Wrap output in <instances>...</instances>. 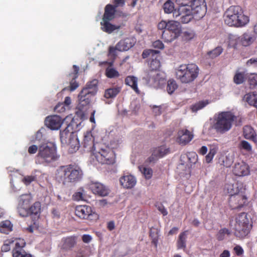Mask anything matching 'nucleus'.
Wrapping results in <instances>:
<instances>
[{"mask_svg": "<svg viewBox=\"0 0 257 257\" xmlns=\"http://www.w3.org/2000/svg\"><path fill=\"white\" fill-rule=\"evenodd\" d=\"M83 176L81 168L76 164H69L60 166L56 170V180L64 185L79 181Z\"/></svg>", "mask_w": 257, "mask_h": 257, "instance_id": "nucleus-1", "label": "nucleus"}, {"mask_svg": "<svg viewBox=\"0 0 257 257\" xmlns=\"http://www.w3.org/2000/svg\"><path fill=\"white\" fill-rule=\"evenodd\" d=\"M233 122L235 125H240L242 123L241 118L234 115L230 111H222L215 118L213 128L217 133L223 134L231 128Z\"/></svg>", "mask_w": 257, "mask_h": 257, "instance_id": "nucleus-2", "label": "nucleus"}, {"mask_svg": "<svg viewBox=\"0 0 257 257\" xmlns=\"http://www.w3.org/2000/svg\"><path fill=\"white\" fill-rule=\"evenodd\" d=\"M59 158L56 145L48 142L39 146V152L36 155L35 161L37 164L46 166L57 161Z\"/></svg>", "mask_w": 257, "mask_h": 257, "instance_id": "nucleus-3", "label": "nucleus"}, {"mask_svg": "<svg viewBox=\"0 0 257 257\" xmlns=\"http://www.w3.org/2000/svg\"><path fill=\"white\" fill-rule=\"evenodd\" d=\"M224 20L225 23L229 26L242 27L249 22V19L243 14L240 6H232L225 12Z\"/></svg>", "mask_w": 257, "mask_h": 257, "instance_id": "nucleus-4", "label": "nucleus"}, {"mask_svg": "<svg viewBox=\"0 0 257 257\" xmlns=\"http://www.w3.org/2000/svg\"><path fill=\"white\" fill-rule=\"evenodd\" d=\"M199 69L194 63L181 65L176 70V78L183 83H189L198 77Z\"/></svg>", "mask_w": 257, "mask_h": 257, "instance_id": "nucleus-5", "label": "nucleus"}, {"mask_svg": "<svg viewBox=\"0 0 257 257\" xmlns=\"http://www.w3.org/2000/svg\"><path fill=\"white\" fill-rule=\"evenodd\" d=\"M251 228L250 218L246 213L242 212L236 217L233 229L236 237L244 238L248 235Z\"/></svg>", "mask_w": 257, "mask_h": 257, "instance_id": "nucleus-6", "label": "nucleus"}, {"mask_svg": "<svg viewBox=\"0 0 257 257\" xmlns=\"http://www.w3.org/2000/svg\"><path fill=\"white\" fill-rule=\"evenodd\" d=\"M73 122L71 121L67 126L60 133V141L64 146H69V151L73 153L75 152L79 148V143L73 132Z\"/></svg>", "mask_w": 257, "mask_h": 257, "instance_id": "nucleus-7", "label": "nucleus"}, {"mask_svg": "<svg viewBox=\"0 0 257 257\" xmlns=\"http://www.w3.org/2000/svg\"><path fill=\"white\" fill-rule=\"evenodd\" d=\"M93 159L101 164H112L115 162V154L109 148L98 147L97 150L92 154Z\"/></svg>", "mask_w": 257, "mask_h": 257, "instance_id": "nucleus-8", "label": "nucleus"}, {"mask_svg": "<svg viewBox=\"0 0 257 257\" xmlns=\"http://www.w3.org/2000/svg\"><path fill=\"white\" fill-rule=\"evenodd\" d=\"M75 214L81 219L96 220L98 219V214L92 210L90 206L86 205L76 206Z\"/></svg>", "mask_w": 257, "mask_h": 257, "instance_id": "nucleus-9", "label": "nucleus"}, {"mask_svg": "<svg viewBox=\"0 0 257 257\" xmlns=\"http://www.w3.org/2000/svg\"><path fill=\"white\" fill-rule=\"evenodd\" d=\"M194 19L199 20L202 18L207 12V7L205 0H193L190 6Z\"/></svg>", "mask_w": 257, "mask_h": 257, "instance_id": "nucleus-10", "label": "nucleus"}, {"mask_svg": "<svg viewBox=\"0 0 257 257\" xmlns=\"http://www.w3.org/2000/svg\"><path fill=\"white\" fill-rule=\"evenodd\" d=\"M145 79L148 83L156 88L162 87L166 81L159 71H148Z\"/></svg>", "mask_w": 257, "mask_h": 257, "instance_id": "nucleus-11", "label": "nucleus"}, {"mask_svg": "<svg viewBox=\"0 0 257 257\" xmlns=\"http://www.w3.org/2000/svg\"><path fill=\"white\" fill-rule=\"evenodd\" d=\"M247 200V198L243 192L230 195L228 204L231 209H236L242 207L246 204Z\"/></svg>", "mask_w": 257, "mask_h": 257, "instance_id": "nucleus-12", "label": "nucleus"}, {"mask_svg": "<svg viewBox=\"0 0 257 257\" xmlns=\"http://www.w3.org/2000/svg\"><path fill=\"white\" fill-rule=\"evenodd\" d=\"M159 51L158 50H154L151 49L145 50L142 53V57L145 59L149 56L155 57L153 58L151 61L149 62L150 70L149 71H158L161 66L160 60L157 59L156 55H157L159 53Z\"/></svg>", "mask_w": 257, "mask_h": 257, "instance_id": "nucleus-13", "label": "nucleus"}, {"mask_svg": "<svg viewBox=\"0 0 257 257\" xmlns=\"http://www.w3.org/2000/svg\"><path fill=\"white\" fill-rule=\"evenodd\" d=\"M93 93V92H90L86 89L81 90L78 96L79 103L77 105L80 110H83L84 107L90 103L92 97L95 95Z\"/></svg>", "mask_w": 257, "mask_h": 257, "instance_id": "nucleus-14", "label": "nucleus"}, {"mask_svg": "<svg viewBox=\"0 0 257 257\" xmlns=\"http://www.w3.org/2000/svg\"><path fill=\"white\" fill-rule=\"evenodd\" d=\"M26 242L24 239H15V246L13 249V257H32V255L27 253L24 249Z\"/></svg>", "mask_w": 257, "mask_h": 257, "instance_id": "nucleus-15", "label": "nucleus"}, {"mask_svg": "<svg viewBox=\"0 0 257 257\" xmlns=\"http://www.w3.org/2000/svg\"><path fill=\"white\" fill-rule=\"evenodd\" d=\"M82 145L86 151L91 152L92 154L96 150V147L98 148L99 147L98 145L94 144V137L90 132H87L85 134Z\"/></svg>", "mask_w": 257, "mask_h": 257, "instance_id": "nucleus-16", "label": "nucleus"}, {"mask_svg": "<svg viewBox=\"0 0 257 257\" xmlns=\"http://www.w3.org/2000/svg\"><path fill=\"white\" fill-rule=\"evenodd\" d=\"M62 123V118L57 115L47 116L45 120V125L52 130L59 129Z\"/></svg>", "mask_w": 257, "mask_h": 257, "instance_id": "nucleus-17", "label": "nucleus"}, {"mask_svg": "<svg viewBox=\"0 0 257 257\" xmlns=\"http://www.w3.org/2000/svg\"><path fill=\"white\" fill-rule=\"evenodd\" d=\"M115 15L120 17L123 16L122 12H118L117 9L114 7L111 4H107L104 8V13L102 19L104 20H112L114 19Z\"/></svg>", "mask_w": 257, "mask_h": 257, "instance_id": "nucleus-18", "label": "nucleus"}, {"mask_svg": "<svg viewBox=\"0 0 257 257\" xmlns=\"http://www.w3.org/2000/svg\"><path fill=\"white\" fill-rule=\"evenodd\" d=\"M193 135L189 130L183 128L179 130L177 135V141L179 144L185 145L189 143L193 139Z\"/></svg>", "mask_w": 257, "mask_h": 257, "instance_id": "nucleus-19", "label": "nucleus"}, {"mask_svg": "<svg viewBox=\"0 0 257 257\" xmlns=\"http://www.w3.org/2000/svg\"><path fill=\"white\" fill-rule=\"evenodd\" d=\"M89 188L94 194L100 196H105L109 194V189L99 182H92L89 185Z\"/></svg>", "mask_w": 257, "mask_h": 257, "instance_id": "nucleus-20", "label": "nucleus"}, {"mask_svg": "<svg viewBox=\"0 0 257 257\" xmlns=\"http://www.w3.org/2000/svg\"><path fill=\"white\" fill-rule=\"evenodd\" d=\"M233 172L235 176H246L249 174V168L244 162L236 163L234 166Z\"/></svg>", "mask_w": 257, "mask_h": 257, "instance_id": "nucleus-21", "label": "nucleus"}, {"mask_svg": "<svg viewBox=\"0 0 257 257\" xmlns=\"http://www.w3.org/2000/svg\"><path fill=\"white\" fill-rule=\"evenodd\" d=\"M119 181L121 185L126 189L133 188L136 184V179L135 177L132 175L121 177L119 179Z\"/></svg>", "mask_w": 257, "mask_h": 257, "instance_id": "nucleus-22", "label": "nucleus"}, {"mask_svg": "<svg viewBox=\"0 0 257 257\" xmlns=\"http://www.w3.org/2000/svg\"><path fill=\"white\" fill-rule=\"evenodd\" d=\"M256 40V36L250 33H243L240 36V44L244 46L247 47L251 45Z\"/></svg>", "mask_w": 257, "mask_h": 257, "instance_id": "nucleus-23", "label": "nucleus"}, {"mask_svg": "<svg viewBox=\"0 0 257 257\" xmlns=\"http://www.w3.org/2000/svg\"><path fill=\"white\" fill-rule=\"evenodd\" d=\"M117 51H126L131 48L134 45L133 41L130 38H125L119 41L116 44Z\"/></svg>", "mask_w": 257, "mask_h": 257, "instance_id": "nucleus-24", "label": "nucleus"}, {"mask_svg": "<svg viewBox=\"0 0 257 257\" xmlns=\"http://www.w3.org/2000/svg\"><path fill=\"white\" fill-rule=\"evenodd\" d=\"M167 29L178 37L182 32L180 23L177 21H168Z\"/></svg>", "mask_w": 257, "mask_h": 257, "instance_id": "nucleus-25", "label": "nucleus"}, {"mask_svg": "<svg viewBox=\"0 0 257 257\" xmlns=\"http://www.w3.org/2000/svg\"><path fill=\"white\" fill-rule=\"evenodd\" d=\"M191 13L190 6H179L178 9L174 12L173 17L176 19Z\"/></svg>", "mask_w": 257, "mask_h": 257, "instance_id": "nucleus-26", "label": "nucleus"}, {"mask_svg": "<svg viewBox=\"0 0 257 257\" xmlns=\"http://www.w3.org/2000/svg\"><path fill=\"white\" fill-rule=\"evenodd\" d=\"M243 137L246 139L251 140L255 143L257 142L255 132L250 126H244L243 128Z\"/></svg>", "mask_w": 257, "mask_h": 257, "instance_id": "nucleus-27", "label": "nucleus"}, {"mask_svg": "<svg viewBox=\"0 0 257 257\" xmlns=\"http://www.w3.org/2000/svg\"><path fill=\"white\" fill-rule=\"evenodd\" d=\"M111 20H104L102 19V22H100L101 26V30L106 33L110 34L116 29L119 28V27H116V26L112 25L109 22Z\"/></svg>", "mask_w": 257, "mask_h": 257, "instance_id": "nucleus-28", "label": "nucleus"}, {"mask_svg": "<svg viewBox=\"0 0 257 257\" xmlns=\"http://www.w3.org/2000/svg\"><path fill=\"white\" fill-rule=\"evenodd\" d=\"M77 237L69 236L63 239V247L66 250H70L76 244Z\"/></svg>", "mask_w": 257, "mask_h": 257, "instance_id": "nucleus-29", "label": "nucleus"}, {"mask_svg": "<svg viewBox=\"0 0 257 257\" xmlns=\"http://www.w3.org/2000/svg\"><path fill=\"white\" fill-rule=\"evenodd\" d=\"M138 79L133 76H128L125 79V83L131 86L132 89L137 93H140V91L138 87Z\"/></svg>", "mask_w": 257, "mask_h": 257, "instance_id": "nucleus-30", "label": "nucleus"}, {"mask_svg": "<svg viewBox=\"0 0 257 257\" xmlns=\"http://www.w3.org/2000/svg\"><path fill=\"white\" fill-rule=\"evenodd\" d=\"M187 230L181 232L178 237L177 241V247L178 249H184L186 247V238L187 236Z\"/></svg>", "mask_w": 257, "mask_h": 257, "instance_id": "nucleus-31", "label": "nucleus"}, {"mask_svg": "<svg viewBox=\"0 0 257 257\" xmlns=\"http://www.w3.org/2000/svg\"><path fill=\"white\" fill-rule=\"evenodd\" d=\"M228 45L230 48L237 49V45L240 44V37L233 34H229L228 36Z\"/></svg>", "mask_w": 257, "mask_h": 257, "instance_id": "nucleus-32", "label": "nucleus"}, {"mask_svg": "<svg viewBox=\"0 0 257 257\" xmlns=\"http://www.w3.org/2000/svg\"><path fill=\"white\" fill-rule=\"evenodd\" d=\"M120 87H114L107 89L105 90L104 96L106 98H113L120 92Z\"/></svg>", "mask_w": 257, "mask_h": 257, "instance_id": "nucleus-33", "label": "nucleus"}, {"mask_svg": "<svg viewBox=\"0 0 257 257\" xmlns=\"http://www.w3.org/2000/svg\"><path fill=\"white\" fill-rule=\"evenodd\" d=\"M13 225L10 221L6 220L0 223V232L5 234H8L12 231Z\"/></svg>", "mask_w": 257, "mask_h": 257, "instance_id": "nucleus-34", "label": "nucleus"}, {"mask_svg": "<svg viewBox=\"0 0 257 257\" xmlns=\"http://www.w3.org/2000/svg\"><path fill=\"white\" fill-rule=\"evenodd\" d=\"M178 37V36L168 29L164 30L162 34V39L167 43L171 42Z\"/></svg>", "mask_w": 257, "mask_h": 257, "instance_id": "nucleus-35", "label": "nucleus"}, {"mask_svg": "<svg viewBox=\"0 0 257 257\" xmlns=\"http://www.w3.org/2000/svg\"><path fill=\"white\" fill-rule=\"evenodd\" d=\"M244 98L250 105H252L257 108V93H249L246 94Z\"/></svg>", "mask_w": 257, "mask_h": 257, "instance_id": "nucleus-36", "label": "nucleus"}, {"mask_svg": "<svg viewBox=\"0 0 257 257\" xmlns=\"http://www.w3.org/2000/svg\"><path fill=\"white\" fill-rule=\"evenodd\" d=\"M98 80L93 79L92 81L88 82L85 87L83 89H86L90 92H93V94L95 95L97 91Z\"/></svg>", "mask_w": 257, "mask_h": 257, "instance_id": "nucleus-37", "label": "nucleus"}, {"mask_svg": "<svg viewBox=\"0 0 257 257\" xmlns=\"http://www.w3.org/2000/svg\"><path fill=\"white\" fill-rule=\"evenodd\" d=\"M32 200L31 196L29 194H24L21 196L18 205L24 207L29 208Z\"/></svg>", "mask_w": 257, "mask_h": 257, "instance_id": "nucleus-38", "label": "nucleus"}, {"mask_svg": "<svg viewBox=\"0 0 257 257\" xmlns=\"http://www.w3.org/2000/svg\"><path fill=\"white\" fill-rule=\"evenodd\" d=\"M105 76L108 78H116L119 76V73L117 70L112 67H108L105 69Z\"/></svg>", "mask_w": 257, "mask_h": 257, "instance_id": "nucleus-39", "label": "nucleus"}, {"mask_svg": "<svg viewBox=\"0 0 257 257\" xmlns=\"http://www.w3.org/2000/svg\"><path fill=\"white\" fill-rule=\"evenodd\" d=\"M71 102V100L70 97L67 96L65 98L63 103L58 104L55 107V110L58 112H63L65 111V108L64 105L69 106Z\"/></svg>", "mask_w": 257, "mask_h": 257, "instance_id": "nucleus-40", "label": "nucleus"}, {"mask_svg": "<svg viewBox=\"0 0 257 257\" xmlns=\"http://www.w3.org/2000/svg\"><path fill=\"white\" fill-rule=\"evenodd\" d=\"M154 151L156 154L157 156L160 158L164 157L169 153V150L168 148L164 146H162L156 148L154 150Z\"/></svg>", "mask_w": 257, "mask_h": 257, "instance_id": "nucleus-41", "label": "nucleus"}, {"mask_svg": "<svg viewBox=\"0 0 257 257\" xmlns=\"http://www.w3.org/2000/svg\"><path fill=\"white\" fill-rule=\"evenodd\" d=\"M245 74L244 72L237 71L233 77V81L236 84L242 83L245 80Z\"/></svg>", "mask_w": 257, "mask_h": 257, "instance_id": "nucleus-42", "label": "nucleus"}, {"mask_svg": "<svg viewBox=\"0 0 257 257\" xmlns=\"http://www.w3.org/2000/svg\"><path fill=\"white\" fill-rule=\"evenodd\" d=\"M239 186L238 183L228 185L227 187L228 193L230 194V195H232V194H236L243 192L242 191H240V189H239Z\"/></svg>", "mask_w": 257, "mask_h": 257, "instance_id": "nucleus-43", "label": "nucleus"}, {"mask_svg": "<svg viewBox=\"0 0 257 257\" xmlns=\"http://www.w3.org/2000/svg\"><path fill=\"white\" fill-rule=\"evenodd\" d=\"M164 12L167 14L174 13L176 10L174 9V4L171 0H168L163 5Z\"/></svg>", "mask_w": 257, "mask_h": 257, "instance_id": "nucleus-44", "label": "nucleus"}, {"mask_svg": "<svg viewBox=\"0 0 257 257\" xmlns=\"http://www.w3.org/2000/svg\"><path fill=\"white\" fill-rule=\"evenodd\" d=\"M41 210V204L39 202H35L31 207L29 208L30 215H37L40 213Z\"/></svg>", "mask_w": 257, "mask_h": 257, "instance_id": "nucleus-45", "label": "nucleus"}, {"mask_svg": "<svg viewBox=\"0 0 257 257\" xmlns=\"http://www.w3.org/2000/svg\"><path fill=\"white\" fill-rule=\"evenodd\" d=\"M178 85L174 80H169L167 86V91L169 94H172L177 88Z\"/></svg>", "mask_w": 257, "mask_h": 257, "instance_id": "nucleus-46", "label": "nucleus"}, {"mask_svg": "<svg viewBox=\"0 0 257 257\" xmlns=\"http://www.w3.org/2000/svg\"><path fill=\"white\" fill-rule=\"evenodd\" d=\"M223 51V49L221 47H217L212 51H209L207 55L212 59L215 58L220 55Z\"/></svg>", "mask_w": 257, "mask_h": 257, "instance_id": "nucleus-47", "label": "nucleus"}, {"mask_svg": "<svg viewBox=\"0 0 257 257\" xmlns=\"http://www.w3.org/2000/svg\"><path fill=\"white\" fill-rule=\"evenodd\" d=\"M208 101H200L192 105V111L193 112H196L197 111L204 107L207 104H208Z\"/></svg>", "mask_w": 257, "mask_h": 257, "instance_id": "nucleus-48", "label": "nucleus"}, {"mask_svg": "<svg viewBox=\"0 0 257 257\" xmlns=\"http://www.w3.org/2000/svg\"><path fill=\"white\" fill-rule=\"evenodd\" d=\"M139 168L146 179L151 178L153 175V170L151 168L143 166L140 167Z\"/></svg>", "mask_w": 257, "mask_h": 257, "instance_id": "nucleus-49", "label": "nucleus"}, {"mask_svg": "<svg viewBox=\"0 0 257 257\" xmlns=\"http://www.w3.org/2000/svg\"><path fill=\"white\" fill-rule=\"evenodd\" d=\"M15 244V240L7 239L4 241L3 245L1 247V250L3 252H7L11 249L12 244Z\"/></svg>", "mask_w": 257, "mask_h": 257, "instance_id": "nucleus-50", "label": "nucleus"}, {"mask_svg": "<svg viewBox=\"0 0 257 257\" xmlns=\"http://www.w3.org/2000/svg\"><path fill=\"white\" fill-rule=\"evenodd\" d=\"M230 232L229 229L226 228L221 229L217 234V239L218 240H222L224 239L225 235H229Z\"/></svg>", "mask_w": 257, "mask_h": 257, "instance_id": "nucleus-51", "label": "nucleus"}, {"mask_svg": "<svg viewBox=\"0 0 257 257\" xmlns=\"http://www.w3.org/2000/svg\"><path fill=\"white\" fill-rule=\"evenodd\" d=\"M116 51V45L115 47L109 46L108 48L107 56L110 58V59L115 60L117 57Z\"/></svg>", "mask_w": 257, "mask_h": 257, "instance_id": "nucleus-52", "label": "nucleus"}, {"mask_svg": "<svg viewBox=\"0 0 257 257\" xmlns=\"http://www.w3.org/2000/svg\"><path fill=\"white\" fill-rule=\"evenodd\" d=\"M18 212L20 216L27 217L30 215V212H29V208L24 207L18 205L17 207Z\"/></svg>", "mask_w": 257, "mask_h": 257, "instance_id": "nucleus-53", "label": "nucleus"}, {"mask_svg": "<svg viewBox=\"0 0 257 257\" xmlns=\"http://www.w3.org/2000/svg\"><path fill=\"white\" fill-rule=\"evenodd\" d=\"M193 18H194V15L192 13H191L187 15H186L185 16H183V17H181L176 19L177 21L183 24H187L190 22Z\"/></svg>", "mask_w": 257, "mask_h": 257, "instance_id": "nucleus-54", "label": "nucleus"}, {"mask_svg": "<svg viewBox=\"0 0 257 257\" xmlns=\"http://www.w3.org/2000/svg\"><path fill=\"white\" fill-rule=\"evenodd\" d=\"M239 147L240 149L244 150L247 152H250L252 149L250 144L246 141H241Z\"/></svg>", "mask_w": 257, "mask_h": 257, "instance_id": "nucleus-55", "label": "nucleus"}, {"mask_svg": "<svg viewBox=\"0 0 257 257\" xmlns=\"http://www.w3.org/2000/svg\"><path fill=\"white\" fill-rule=\"evenodd\" d=\"M248 82L250 87L257 85V74H251L248 77Z\"/></svg>", "mask_w": 257, "mask_h": 257, "instance_id": "nucleus-56", "label": "nucleus"}, {"mask_svg": "<svg viewBox=\"0 0 257 257\" xmlns=\"http://www.w3.org/2000/svg\"><path fill=\"white\" fill-rule=\"evenodd\" d=\"M209 152L210 154L215 156L218 150V144L216 143H213L209 145Z\"/></svg>", "mask_w": 257, "mask_h": 257, "instance_id": "nucleus-57", "label": "nucleus"}, {"mask_svg": "<svg viewBox=\"0 0 257 257\" xmlns=\"http://www.w3.org/2000/svg\"><path fill=\"white\" fill-rule=\"evenodd\" d=\"M112 6L114 8L117 9L118 7H123L125 5V0H112Z\"/></svg>", "mask_w": 257, "mask_h": 257, "instance_id": "nucleus-58", "label": "nucleus"}, {"mask_svg": "<svg viewBox=\"0 0 257 257\" xmlns=\"http://www.w3.org/2000/svg\"><path fill=\"white\" fill-rule=\"evenodd\" d=\"M36 179V177L33 176H27L25 177L23 179V182L26 185H28L30 184L31 182L35 181Z\"/></svg>", "mask_w": 257, "mask_h": 257, "instance_id": "nucleus-59", "label": "nucleus"}, {"mask_svg": "<svg viewBox=\"0 0 257 257\" xmlns=\"http://www.w3.org/2000/svg\"><path fill=\"white\" fill-rule=\"evenodd\" d=\"M83 194L81 192H75L72 196V198L75 201H80L83 199Z\"/></svg>", "mask_w": 257, "mask_h": 257, "instance_id": "nucleus-60", "label": "nucleus"}, {"mask_svg": "<svg viewBox=\"0 0 257 257\" xmlns=\"http://www.w3.org/2000/svg\"><path fill=\"white\" fill-rule=\"evenodd\" d=\"M159 158V157L157 156L156 154L153 151V152L152 155L149 157L147 160H146V162L148 163H155Z\"/></svg>", "mask_w": 257, "mask_h": 257, "instance_id": "nucleus-61", "label": "nucleus"}, {"mask_svg": "<svg viewBox=\"0 0 257 257\" xmlns=\"http://www.w3.org/2000/svg\"><path fill=\"white\" fill-rule=\"evenodd\" d=\"M28 152L30 154H34L38 152H39V147L37 145H33L30 146L28 150Z\"/></svg>", "mask_w": 257, "mask_h": 257, "instance_id": "nucleus-62", "label": "nucleus"}, {"mask_svg": "<svg viewBox=\"0 0 257 257\" xmlns=\"http://www.w3.org/2000/svg\"><path fill=\"white\" fill-rule=\"evenodd\" d=\"M76 78L73 77L72 80L70 83V90L73 91L75 90L79 86L78 82L75 80Z\"/></svg>", "mask_w": 257, "mask_h": 257, "instance_id": "nucleus-63", "label": "nucleus"}, {"mask_svg": "<svg viewBox=\"0 0 257 257\" xmlns=\"http://www.w3.org/2000/svg\"><path fill=\"white\" fill-rule=\"evenodd\" d=\"M168 27V22L165 21H161L158 25V28L159 30H167Z\"/></svg>", "mask_w": 257, "mask_h": 257, "instance_id": "nucleus-64", "label": "nucleus"}]
</instances>
